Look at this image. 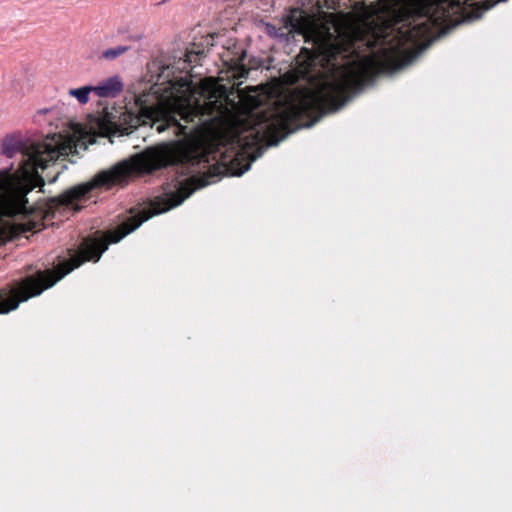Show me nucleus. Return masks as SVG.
Masks as SVG:
<instances>
[{
	"label": "nucleus",
	"mask_w": 512,
	"mask_h": 512,
	"mask_svg": "<svg viewBox=\"0 0 512 512\" xmlns=\"http://www.w3.org/2000/svg\"><path fill=\"white\" fill-rule=\"evenodd\" d=\"M72 150L70 141L61 134L46 136L41 141L23 142L19 136H6L1 152L13 157L22 154L19 168L10 175V182L20 191L21 196L10 210L11 214L21 215V221L0 225V244L26 233L38 232L53 224L57 213L66 209L80 211L77 203L85 201L94 189L109 190L114 186H126L131 177L151 175L156 171L179 164L193 163L197 157L183 141H168L145 148L140 153L120 161L109 169L98 172L91 180L71 187L57 197L44 203L28 207L25 195L36 187L44 186V179L38 170L54 165L61 156H68Z\"/></svg>",
	"instance_id": "obj_1"
},
{
	"label": "nucleus",
	"mask_w": 512,
	"mask_h": 512,
	"mask_svg": "<svg viewBox=\"0 0 512 512\" xmlns=\"http://www.w3.org/2000/svg\"><path fill=\"white\" fill-rule=\"evenodd\" d=\"M143 97H137L136 103L140 108L141 114L153 121L152 126L155 127L158 133L172 129L174 135L188 137L194 129H189L188 126L182 125L180 120L192 123L195 119L201 120L203 115L210 114L207 105H202L198 100H177L171 110L162 111L157 105H146Z\"/></svg>",
	"instance_id": "obj_2"
},
{
	"label": "nucleus",
	"mask_w": 512,
	"mask_h": 512,
	"mask_svg": "<svg viewBox=\"0 0 512 512\" xmlns=\"http://www.w3.org/2000/svg\"><path fill=\"white\" fill-rule=\"evenodd\" d=\"M76 269V255L58 265L56 271H38L22 279L15 288L0 289V314L15 310L21 302L40 295L65 275Z\"/></svg>",
	"instance_id": "obj_3"
},
{
	"label": "nucleus",
	"mask_w": 512,
	"mask_h": 512,
	"mask_svg": "<svg viewBox=\"0 0 512 512\" xmlns=\"http://www.w3.org/2000/svg\"><path fill=\"white\" fill-rule=\"evenodd\" d=\"M234 48L236 49L235 53L228 50L223 55V62L228 71L231 73V76L239 80L248 76L249 69L246 68L243 63L246 57V51L242 48L238 49L236 46H234Z\"/></svg>",
	"instance_id": "obj_4"
},
{
	"label": "nucleus",
	"mask_w": 512,
	"mask_h": 512,
	"mask_svg": "<svg viewBox=\"0 0 512 512\" xmlns=\"http://www.w3.org/2000/svg\"><path fill=\"white\" fill-rule=\"evenodd\" d=\"M316 59L317 55L313 50L303 47L296 57L297 72L303 77L308 76L315 66Z\"/></svg>",
	"instance_id": "obj_5"
},
{
	"label": "nucleus",
	"mask_w": 512,
	"mask_h": 512,
	"mask_svg": "<svg viewBox=\"0 0 512 512\" xmlns=\"http://www.w3.org/2000/svg\"><path fill=\"white\" fill-rule=\"evenodd\" d=\"M123 89L118 77H110L97 86H92V92L99 97H114Z\"/></svg>",
	"instance_id": "obj_6"
},
{
	"label": "nucleus",
	"mask_w": 512,
	"mask_h": 512,
	"mask_svg": "<svg viewBox=\"0 0 512 512\" xmlns=\"http://www.w3.org/2000/svg\"><path fill=\"white\" fill-rule=\"evenodd\" d=\"M298 11L293 10L290 14L282 18V26H286L289 37L295 32L302 34L304 32V20L301 15H297Z\"/></svg>",
	"instance_id": "obj_7"
},
{
	"label": "nucleus",
	"mask_w": 512,
	"mask_h": 512,
	"mask_svg": "<svg viewBox=\"0 0 512 512\" xmlns=\"http://www.w3.org/2000/svg\"><path fill=\"white\" fill-rule=\"evenodd\" d=\"M264 31L269 37L277 39L281 42L282 41L287 42L290 39L286 26L281 25L280 27H276L275 25H273L271 23H265Z\"/></svg>",
	"instance_id": "obj_8"
},
{
	"label": "nucleus",
	"mask_w": 512,
	"mask_h": 512,
	"mask_svg": "<svg viewBox=\"0 0 512 512\" xmlns=\"http://www.w3.org/2000/svg\"><path fill=\"white\" fill-rule=\"evenodd\" d=\"M92 92V86H83L80 88H73L68 91V94L78 100L80 104H86L89 101V94Z\"/></svg>",
	"instance_id": "obj_9"
},
{
	"label": "nucleus",
	"mask_w": 512,
	"mask_h": 512,
	"mask_svg": "<svg viewBox=\"0 0 512 512\" xmlns=\"http://www.w3.org/2000/svg\"><path fill=\"white\" fill-rule=\"evenodd\" d=\"M128 50V46H117L114 48H109L102 52L101 58L108 61H112L125 54Z\"/></svg>",
	"instance_id": "obj_10"
},
{
	"label": "nucleus",
	"mask_w": 512,
	"mask_h": 512,
	"mask_svg": "<svg viewBox=\"0 0 512 512\" xmlns=\"http://www.w3.org/2000/svg\"><path fill=\"white\" fill-rule=\"evenodd\" d=\"M204 52L203 51H194V50H189L187 51L185 57V62H187L188 64H197L201 57L203 56Z\"/></svg>",
	"instance_id": "obj_11"
},
{
	"label": "nucleus",
	"mask_w": 512,
	"mask_h": 512,
	"mask_svg": "<svg viewBox=\"0 0 512 512\" xmlns=\"http://www.w3.org/2000/svg\"><path fill=\"white\" fill-rule=\"evenodd\" d=\"M340 53V47L336 46V45H330L327 49H326V57H327V60L329 62L331 61H336L337 59V54Z\"/></svg>",
	"instance_id": "obj_12"
},
{
	"label": "nucleus",
	"mask_w": 512,
	"mask_h": 512,
	"mask_svg": "<svg viewBox=\"0 0 512 512\" xmlns=\"http://www.w3.org/2000/svg\"><path fill=\"white\" fill-rule=\"evenodd\" d=\"M182 81H183L182 86H189V82L187 80L182 79Z\"/></svg>",
	"instance_id": "obj_13"
},
{
	"label": "nucleus",
	"mask_w": 512,
	"mask_h": 512,
	"mask_svg": "<svg viewBox=\"0 0 512 512\" xmlns=\"http://www.w3.org/2000/svg\"><path fill=\"white\" fill-rule=\"evenodd\" d=\"M58 174H59V172H57L56 175L52 179H50V182H54L56 180Z\"/></svg>",
	"instance_id": "obj_14"
},
{
	"label": "nucleus",
	"mask_w": 512,
	"mask_h": 512,
	"mask_svg": "<svg viewBox=\"0 0 512 512\" xmlns=\"http://www.w3.org/2000/svg\"><path fill=\"white\" fill-rule=\"evenodd\" d=\"M207 105H216V102L210 101Z\"/></svg>",
	"instance_id": "obj_15"
}]
</instances>
